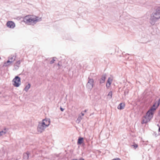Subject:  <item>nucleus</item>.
Returning <instances> with one entry per match:
<instances>
[{
    "mask_svg": "<svg viewBox=\"0 0 160 160\" xmlns=\"http://www.w3.org/2000/svg\"><path fill=\"white\" fill-rule=\"evenodd\" d=\"M41 20V18H39L36 16L28 15L25 16L23 18V22L28 25H34L37 22Z\"/></svg>",
    "mask_w": 160,
    "mask_h": 160,
    "instance_id": "nucleus-1",
    "label": "nucleus"
},
{
    "mask_svg": "<svg viewBox=\"0 0 160 160\" xmlns=\"http://www.w3.org/2000/svg\"><path fill=\"white\" fill-rule=\"evenodd\" d=\"M160 18V7L158 8L156 11L151 15L150 22L154 25L155 22Z\"/></svg>",
    "mask_w": 160,
    "mask_h": 160,
    "instance_id": "nucleus-2",
    "label": "nucleus"
},
{
    "mask_svg": "<svg viewBox=\"0 0 160 160\" xmlns=\"http://www.w3.org/2000/svg\"><path fill=\"white\" fill-rule=\"evenodd\" d=\"M49 119L43 120L41 122L39 123L38 128V131L39 132L41 133L48 127L50 124Z\"/></svg>",
    "mask_w": 160,
    "mask_h": 160,
    "instance_id": "nucleus-3",
    "label": "nucleus"
},
{
    "mask_svg": "<svg viewBox=\"0 0 160 160\" xmlns=\"http://www.w3.org/2000/svg\"><path fill=\"white\" fill-rule=\"evenodd\" d=\"M152 108L151 110L148 111L145 116H144L142 118V120L141 122L142 124L146 123L153 117V114H152Z\"/></svg>",
    "mask_w": 160,
    "mask_h": 160,
    "instance_id": "nucleus-4",
    "label": "nucleus"
},
{
    "mask_svg": "<svg viewBox=\"0 0 160 160\" xmlns=\"http://www.w3.org/2000/svg\"><path fill=\"white\" fill-rule=\"evenodd\" d=\"M21 79L18 76H16L13 79L12 82L13 85L16 87H18L21 85Z\"/></svg>",
    "mask_w": 160,
    "mask_h": 160,
    "instance_id": "nucleus-5",
    "label": "nucleus"
},
{
    "mask_svg": "<svg viewBox=\"0 0 160 160\" xmlns=\"http://www.w3.org/2000/svg\"><path fill=\"white\" fill-rule=\"evenodd\" d=\"M16 58L14 56L10 57L8 58V60L6 62L4 63L3 66H7L10 65L12 62L15 60Z\"/></svg>",
    "mask_w": 160,
    "mask_h": 160,
    "instance_id": "nucleus-6",
    "label": "nucleus"
},
{
    "mask_svg": "<svg viewBox=\"0 0 160 160\" xmlns=\"http://www.w3.org/2000/svg\"><path fill=\"white\" fill-rule=\"evenodd\" d=\"M93 80L92 79L90 78H88V81L87 84V88L91 90L93 86Z\"/></svg>",
    "mask_w": 160,
    "mask_h": 160,
    "instance_id": "nucleus-7",
    "label": "nucleus"
},
{
    "mask_svg": "<svg viewBox=\"0 0 160 160\" xmlns=\"http://www.w3.org/2000/svg\"><path fill=\"white\" fill-rule=\"evenodd\" d=\"M7 25L8 27L11 28H13L15 26V24L12 21H8L7 22Z\"/></svg>",
    "mask_w": 160,
    "mask_h": 160,
    "instance_id": "nucleus-8",
    "label": "nucleus"
},
{
    "mask_svg": "<svg viewBox=\"0 0 160 160\" xmlns=\"http://www.w3.org/2000/svg\"><path fill=\"white\" fill-rule=\"evenodd\" d=\"M157 107H157V104L156 103H155L153 104V106L150 109V110H151L152 108V114H153L154 112L155 111V110H156Z\"/></svg>",
    "mask_w": 160,
    "mask_h": 160,
    "instance_id": "nucleus-9",
    "label": "nucleus"
},
{
    "mask_svg": "<svg viewBox=\"0 0 160 160\" xmlns=\"http://www.w3.org/2000/svg\"><path fill=\"white\" fill-rule=\"evenodd\" d=\"M106 75L104 74L102 75L101 78L100 80V83L101 84L104 82L105 80L106 79Z\"/></svg>",
    "mask_w": 160,
    "mask_h": 160,
    "instance_id": "nucleus-10",
    "label": "nucleus"
},
{
    "mask_svg": "<svg viewBox=\"0 0 160 160\" xmlns=\"http://www.w3.org/2000/svg\"><path fill=\"white\" fill-rule=\"evenodd\" d=\"M124 106L125 105L124 103H121L118 105V108L119 109L121 110L124 108Z\"/></svg>",
    "mask_w": 160,
    "mask_h": 160,
    "instance_id": "nucleus-11",
    "label": "nucleus"
},
{
    "mask_svg": "<svg viewBox=\"0 0 160 160\" xmlns=\"http://www.w3.org/2000/svg\"><path fill=\"white\" fill-rule=\"evenodd\" d=\"M29 153L28 152H26L23 154V158L25 159H27L29 157Z\"/></svg>",
    "mask_w": 160,
    "mask_h": 160,
    "instance_id": "nucleus-12",
    "label": "nucleus"
},
{
    "mask_svg": "<svg viewBox=\"0 0 160 160\" xmlns=\"http://www.w3.org/2000/svg\"><path fill=\"white\" fill-rule=\"evenodd\" d=\"M31 86V85L30 83H28L25 87L24 88V90L27 92L28 89L30 88Z\"/></svg>",
    "mask_w": 160,
    "mask_h": 160,
    "instance_id": "nucleus-13",
    "label": "nucleus"
},
{
    "mask_svg": "<svg viewBox=\"0 0 160 160\" xmlns=\"http://www.w3.org/2000/svg\"><path fill=\"white\" fill-rule=\"evenodd\" d=\"M21 63V62L19 60L15 64V67H17V68H18L19 66V65L20 64V63Z\"/></svg>",
    "mask_w": 160,
    "mask_h": 160,
    "instance_id": "nucleus-14",
    "label": "nucleus"
},
{
    "mask_svg": "<svg viewBox=\"0 0 160 160\" xmlns=\"http://www.w3.org/2000/svg\"><path fill=\"white\" fill-rule=\"evenodd\" d=\"M112 91H110L109 92L108 96V98L109 99H111L112 98Z\"/></svg>",
    "mask_w": 160,
    "mask_h": 160,
    "instance_id": "nucleus-15",
    "label": "nucleus"
},
{
    "mask_svg": "<svg viewBox=\"0 0 160 160\" xmlns=\"http://www.w3.org/2000/svg\"><path fill=\"white\" fill-rule=\"evenodd\" d=\"M82 118L81 116H79L77 120V121L78 122V123H79L80 122Z\"/></svg>",
    "mask_w": 160,
    "mask_h": 160,
    "instance_id": "nucleus-16",
    "label": "nucleus"
},
{
    "mask_svg": "<svg viewBox=\"0 0 160 160\" xmlns=\"http://www.w3.org/2000/svg\"><path fill=\"white\" fill-rule=\"evenodd\" d=\"M83 138H79L78 139V143L80 144H81L82 143Z\"/></svg>",
    "mask_w": 160,
    "mask_h": 160,
    "instance_id": "nucleus-17",
    "label": "nucleus"
},
{
    "mask_svg": "<svg viewBox=\"0 0 160 160\" xmlns=\"http://www.w3.org/2000/svg\"><path fill=\"white\" fill-rule=\"evenodd\" d=\"M112 81V79L111 78H109L108 81H107V83H111Z\"/></svg>",
    "mask_w": 160,
    "mask_h": 160,
    "instance_id": "nucleus-18",
    "label": "nucleus"
},
{
    "mask_svg": "<svg viewBox=\"0 0 160 160\" xmlns=\"http://www.w3.org/2000/svg\"><path fill=\"white\" fill-rule=\"evenodd\" d=\"M6 133V132L2 131L0 132V136H2Z\"/></svg>",
    "mask_w": 160,
    "mask_h": 160,
    "instance_id": "nucleus-19",
    "label": "nucleus"
},
{
    "mask_svg": "<svg viewBox=\"0 0 160 160\" xmlns=\"http://www.w3.org/2000/svg\"><path fill=\"white\" fill-rule=\"evenodd\" d=\"M54 58H55L54 57H53V58L50 61V64H52L54 62V61H55V60L54 59Z\"/></svg>",
    "mask_w": 160,
    "mask_h": 160,
    "instance_id": "nucleus-20",
    "label": "nucleus"
},
{
    "mask_svg": "<svg viewBox=\"0 0 160 160\" xmlns=\"http://www.w3.org/2000/svg\"><path fill=\"white\" fill-rule=\"evenodd\" d=\"M111 83H107L106 84V87L107 88H109V87L111 85Z\"/></svg>",
    "mask_w": 160,
    "mask_h": 160,
    "instance_id": "nucleus-21",
    "label": "nucleus"
},
{
    "mask_svg": "<svg viewBox=\"0 0 160 160\" xmlns=\"http://www.w3.org/2000/svg\"><path fill=\"white\" fill-rule=\"evenodd\" d=\"M160 104V98L158 100V104H157V107H158V106H159V105Z\"/></svg>",
    "mask_w": 160,
    "mask_h": 160,
    "instance_id": "nucleus-22",
    "label": "nucleus"
},
{
    "mask_svg": "<svg viewBox=\"0 0 160 160\" xmlns=\"http://www.w3.org/2000/svg\"><path fill=\"white\" fill-rule=\"evenodd\" d=\"M133 146H134V147H135V148H136L138 147V145L137 144H134V145H133Z\"/></svg>",
    "mask_w": 160,
    "mask_h": 160,
    "instance_id": "nucleus-23",
    "label": "nucleus"
},
{
    "mask_svg": "<svg viewBox=\"0 0 160 160\" xmlns=\"http://www.w3.org/2000/svg\"><path fill=\"white\" fill-rule=\"evenodd\" d=\"M158 126L159 127L158 132L159 133L160 132V126H159L158 125Z\"/></svg>",
    "mask_w": 160,
    "mask_h": 160,
    "instance_id": "nucleus-24",
    "label": "nucleus"
},
{
    "mask_svg": "<svg viewBox=\"0 0 160 160\" xmlns=\"http://www.w3.org/2000/svg\"><path fill=\"white\" fill-rule=\"evenodd\" d=\"M113 160H121L119 158H116V159H113Z\"/></svg>",
    "mask_w": 160,
    "mask_h": 160,
    "instance_id": "nucleus-25",
    "label": "nucleus"
},
{
    "mask_svg": "<svg viewBox=\"0 0 160 160\" xmlns=\"http://www.w3.org/2000/svg\"><path fill=\"white\" fill-rule=\"evenodd\" d=\"M60 110L62 111H63L64 110V109L63 108H62L61 107L60 108Z\"/></svg>",
    "mask_w": 160,
    "mask_h": 160,
    "instance_id": "nucleus-26",
    "label": "nucleus"
},
{
    "mask_svg": "<svg viewBox=\"0 0 160 160\" xmlns=\"http://www.w3.org/2000/svg\"><path fill=\"white\" fill-rule=\"evenodd\" d=\"M81 113L82 116H83L84 115V113H83V112H81Z\"/></svg>",
    "mask_w": 160,
    "mask_h": 160,
    "instance_id": "nucleus-27",
    "label": "nucleus"
},
{
    "mask_svg": "<svg viewBox=\"0 0 160 160\" xmlns=\"http://www.w3.org/2000/svg\"><path fill=\"white\" fill-rule=\"evenodd\" d=\"M78 160H84V159L82 158H81Z\"/></svg>",
    "mask_w": 160,
    "mask_h": 160,
    "instance_id": "nucleus-28",
    "label": "nucleus"
},
{
    "mask_svg": "<svg viewBox=\"0 0 160 160\" xmlns=\"http://www.w3.org/2000/svg\"><path fill=\"white\" fill-rule=\"evenodd\" d=\"M87 111V109L85 110L83 112H86Z\"/></svg>",
    "mask_w": 160,
    "mask_h": 160,
    "instance_id": "nucleus-29",
    "label": "nucleus"
},
{
    "mask_svg": "<svg viewBox=\"0 0 160 160\" xmlns=\"http://www.w3.org/2000/svg\"><path fill=\"white\" fill-rule=\"evenodd\" d=\"M158 115L159 116H160V111H159V112L158 113Z\"/></svg>",
    "mask_w": 160,
    "mask_h": 160,
    "instance_id": "nucleus-30",
    "label": "nucleus"
},
{
    "mask_svg": "<svg viewBox=\"0 0 160 160\" xmlns=\"http://www.w3.org/2000/svg\"><path fill=\"white\" fill-rule=\"evenodd\" d=\"M72 160H78V159H72Z\"/></svg>",
    "mask_w": 160,
    "mask_h": 160,
    "instance_id": "nucleus-31",
    "label": "nucleus"
},
{
    "mask_svg": "<svg viewBox=\"0 0 160 160\" xmlns=\"http://www.w3.org/2000/svg\"><path fill=\"white\" fill-rule=\"evenodd\" d=\"M58 66H60V64H59V63H58Z\"/></svg>",
    "mask_w": 160,
    "mask_h": 160,
    "instance_id": "nucleus-32",
    "label": "nucleus"
},
{
    "mask_svg": "<svg viewBox=\"0 0 160 160\" xmlns=\"http://www.w3.org/2000/svg\"><path fill=\"white\" fill-rule=\"evenodd\" d=\"M159 134H160V133H159Z\"/></svg>",
    "mask_w": 160,
    "mask_h": 160,
    "instance_id": "nucleus-33",
    "label": "nucleus"
},
{
    "mask_svg": "<svg viewBox=\"0 0 160 160\" xmlns=\"http://www.w3.org/2000/svg\"><path fill=\"white\" fill-rule=\"evenodd\" d=\"M1 59V58H0V59Z\"/></svg>",
    "mask_w": 160,
    "mask_h": 160,
    "instance_id": "nucleus-34",
    "label": "nucleus"
}]
</instances>
